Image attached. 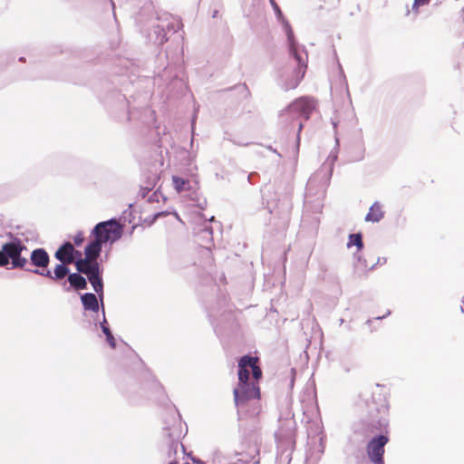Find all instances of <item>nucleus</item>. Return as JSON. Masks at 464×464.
Returning a JSON list of instances; mask_svg holds the SVG:
<instances>
[{
  "instance_id": "nucleus-19",
  "label": "nucleus",
  "mask_w": 464,
  "mask_h": 464,
  "mask_svg": "<svg viewBox=\"0 0 464 464\" xmlns=\"http://www.w3.org/2000/svg\"><path fill=\"white\" fill-rule=\"evenodd\" d=\"M430 2V0H414L413 4H412V7H411V12H413L416 14H418L419 13V8L420 6H423V5H428ZM411 11L408 12V14H410Z\"/></svg>"
},
{
  "instance_id": "nucleus-18",
  "label": "nucleus",
  "mask_w": 464,
  "mask_h": 464,
  "mask_svg": "<svg viewBox=\"0 0 464 464\" xmlns=\"http://www.w3.org/2000/svg\"><path fill=\"white\" fill-rule=\"evenodd\" d=\"M248 450H250L249 458L251 459H255L256 457L259 455L260 447L256 441L248 443Z\"/></svg>"
},
{
  "instance_id": "nucleus-13",
  "label": "nucleus",
  "mask_w": 464,
  "mask_h": 464,
  "mask_svg": "<svg viewBox=\"0 0 464 464\" xmlns=\"http://www.w3.org/2000/svg\"><path fill=\"white\" fill-rule=\"evenodd\" d=\"M383 218V212L382 206L375 202L371 208L368 214L365 217V220L368 222H378Z\"/></svg>"
},
{
  "instance_id": "nucleus-12",
  "label": "nucleus",
  "mask_w": 464,
  "mask_h": 464,
  "mask_svg": "<svg viewBox=\"0 0 464 464\" xmlns=\"http://www.w3.org/2000/svg\"><path fill=\"white\" fill-rule=\"evenodd\" d=\"M82 305L85 310L97 312L99 310V303L94 294L87 293L81 297Z\"/></svg>"
},
{
  "instance_id": "nucleus-22",
  "label": "nucleus",
  "mask_w": 464,
  "mask_h": 464,
  "mask_svg": "<svg viewBox=\"0 0 464 464\" xmlns=\"http://www.w3.org/2000/svg\"><path fill=\"white\" fill-rule=\"evenodd\" d=\"M83 238H84V237H83V233L79 232V233H77V234L74 236V237H73V241H74L75 245L79 246V245H81V243L83 241Z\"/></svg>"
},
{
  "instance_id": "nucleus-23",
  "label": "nucleus",
  "mask_w": 464,
  "mask_h": 464,
  "mask_svg": "<svg viewBox=\"0 0 464 464\" xmlns=\"http://www.w3.org/2000/svg\"><path fill=\"white\" fill-rule=\"evenodd\" d=\"M378 401L380 402H386V396L385 393H380Z\"/></svg>"
},
{
  "instance_id": "nucleus-26",
  "label": "nucleus",
  "mask_w": 464,
  "mask_h": 464,
  "mask_svg": "<svg viewBox=\"0 0 464 464\" xmlns=\"http://www.w3.org/2000/svg\"><path fill=\"white\" fill-rule=\"evenodd\" d=\"M339 323H340V325H341V324H343V319H340V320H339Z\"/></svg>"
},
{
  "instance_id": "nucleus-2",
  "label": "nucleus",
  "mask_w": 464,
  "mask_h": 464,
  "mask_svg": "<svg viewBox=\"0 0 464 464\" xmlns=\"http://www.w3.org/2000/svg\"><path fill=\"white\" fill-rule=\"evenodd\" d=\"M316 108V102L313 98L301 97L293 102L280 113L283 122H290L303 117L308 120Z\"/></svg>"
},
{
  "instance_id": "nucleus-7",
  "label": "nucleus",
  "mask_w": 464,
  "mask_h": 464,
  "mask_svg": "<svg viewBox=\"0 0 464 464\" xmlns=\"http://www.w3.org/2000/svg\"><path fill=\"white\" fill-rule=\"evenodd\" d=\"M66 265L67 264H63V263L57 265L54 268L53 275L52 274V272L50 270H39V269H29V268H26L25 270L31 271L36 275L46 276L53 280H60V279H63L69 273V269L66 266Z\"/></svg>"
},
{
  "instance_id": "nucleus-16",
  "label": "nucleus",
  "mask_w": 464,
  "mask_h": 464,
  "mask_svg": "<svg viewBox=\"0 0 464 464\" xmlns=\"http://www.w3.org/2000/svg\"><path fill=\"white\" fill-rule=\"evenodd\" d=\"M68 281L76 289H85L87 286L85 278L77 273L69 275Z\"/></svg>"
},
{
  "instance_id": "nucleus-27",
  "label": "nucleus",
  "mask_w": 464,
  "mask_h": 464,
  "mask_svg": "<svg viewBox=\"0 0 464 464\" xmlns=\"http://www.w3.org/2000/svg\"><path fill=\"white\" fill-rule=\"evenodd\" d=\"M169 464H179L177 461H171Z\"/></svg>"
},
{
  "instance_id": "nucleus-4",
  "label": "nucleus",
  "mask_w": 464,
  "mask_h": 464,
  "mask_svg": "<svg viewBox=\"0 0 464 464\" xmlns=\"http://www.w3.org/2000/svg\"><path fill=\"white\" fill-rule=\"evenodd\" d=\"M95 238L102 243H113L121 238L122 227L116 219L101 222L95 226L92 231Z\"/></svg>"
},
{
  "instance_id": "nucleus-24",
  "label": "nucleus",
  "mask_w": 464,
  "mask_h": 464,
  "mask_svg": "<svg viewBox=\"0 0 464 464\" xmlns=\"http://www.w3.org/2000/svg\"><path fill=\"white\" fill-rule=\"evenodd\" d=\"M372 323V320L369 319V320H367L366 324L368 326H370Z\"/></svg>"
},
{
  "instance_id": "nucleus-20",
  "label": "nucleus",
  "mask_w": 464,
  "mask_h": 464,
  "mask_svg": "<svg viewBox=\"0 0 464 464\" xmlns=\"http://www.w3.org/2000/svg\"><path fill=\"white\" fill-rule=\"evenodd\" d=\"M270 3H271V5H272V6H273V8H274V10H275V12H276V15H277L278 19H282V22H283V24H284V25H285V30L286 31V24H288L286 21H285V20L283 19V17H282V13H281V11H280V9H279L278 5H276V3L275 2V0H270ZM288 26L290 27V25H288Z\"/></svg>"
},
{
  "instance_id": "nucleus-15",
  "label": "nucleus",
  "mask_w": 464,
  "mask_h": 464,
  "mask_svg": "<svg viewBox=\"0 0 464 464\" xmlns=\"http://www.w3.org/2000/svg\"><path fill=\"white\" fill-rule=\"evenodd\" d=\"M89 281L92 284L94 291L98 294L101 300H102L103 297V285L102 280L100 276V271L96 273L95 275L89 276Z\"/></svg>"
},
{
  "instance_id": "nucleus-29",
  "label": "nucleus",
  "mask_w": 464,
  "mask_h": 464,
  "mask_svg": "<svg viewBox=\"0 0 464 464\" xmlns=\"http://www.w3.org/2000/svg\"><path fill=\"white\" fill-rule=\"evenodd\" d=\"M461 310L464 313V300H463V306H461Z\"/></svg>"
},
{
  "instance_id": "nucleus-25",
  "label": "nucleus",
  "mask_w": 464,
  "mask_h": 464,
  "mask_svg": "<svg viewBox=\"0 0 464 464\" xmlns=\"http://www.w3.org/2000/svg\"><path fill=\"white\" fill-rule=\"evenodd\" d=\"M302 128H303V124H302V123H299L298 134L300 133V131H301Z\"/></svg>"
},
{
  "instance_id": "nucleus-5",
  "label": "nucleus",
  "mask_w": 464,
  "mask_h": 464,
  "mask_svg": "<svg viewBox=\"0 0 464 464\" xmlns=\"http://www.w3.org/2000/svg\"><path fill=\"white\" fill-rule=\"evenodd\" d=\"M286 35H287V39H288L290 52L295 56L296 62L298 63L299 69H298V71H296L295 72V75H294L293 79L291 80V82L289 83H285V91L290 90V89H295L299 84V82H301V80L303 79V77L304 75V72H305V68H306L305 58H304L301 54L298 53L295 41H294L293 31H292L291 27L288 26V24H286Z\"/></svg>"
},
{
  "instance_id": "nucleus-30",
  "label": "nucleus",
  "mask_w": 464,
  "mask_h": 464,
  "mask_svg": "<svg viewBox=\"0 0 464 464\" xmlns=\"http://www.w3.org/2000/svg\"><path fill=\"white\" fill-rule=\"evenodd\" d=\"M382 317H381V316H377L375 319H376V320H380V319H382Z\"/></svg>"
},
{
  "instance_id": "nucleus-9",
  "label": "nucleus",
  "mask_w": 464,
  "mask_h": 464,
  "mask_svg": "<svg viewBox=\"0 0 464 464\" xmlns=\"http://www.w3.org/2000/svg\"><path fill=\"white\" fill-rule=\"evenodd\" d=\"M73 252V246L67 242L55 252L54 256L63 264H72L74 260Z\"/></svg>"
},
{
  "instance_id": "nucleus-14",
  "label": "nucleus",
  "mask_w": 464,
  "mask_h": 464,
  "mask_svg": "<svg viewBox=\"0 0 464 464\" xmlns=\"http://www.w3.org/2000/svg\"><path fill=\"white\" fill-rule=\"evenodd\" d=\"M172 185L178 193L187 191L190 188L189 180L179 176H172Z\"/></svg>"
},
{
  "instance_id": "nucleus-11",
  "label": "nucleus",
  "mask_w": 464,
  "mask_h": 464,
  "mask_svg": "<svg viewBox=\"0 0 464 464\" xmlns=\"http://www.w3.org/2000/svg\"><path fill=\"white\" fill-rule=\"evenodd\" d=\"M102 244L95 238L85 247L84 258L96 262V258L99 256L102 251Z\"/></svg>"
},
{
  "instance_id": "nucleus-28",
  "label": "nucleus",
  "mask_w": 464,
  "mask_h": 464,
  "mask_svg": "<svg viewBox=\"0 0 464 464\" xmlns=\"http://www.w3.org/2000/svg\"><path fill=\"white\" fill-rule=\"evenodd\" d=\"M255 463H256V464H259V459H256V460H255Z\"/></svg>"
},
{
  "instance_id": "nucleus-6",
  "label": "nucleus",
  "mask_w": 464,
  "mask_h": 464,
  "mask_svg": "<svg viewBox=\"0 0 464 464\" xmlns=\"http://www.w3.org/2000/svg\"><path fill=\"white\" fill-rule=\"evenodd\" d=\"M389 442V438L385 435H380L372 438L366 446L367 456L373 464H384L385 445Z\"/></svg>"
},
{
  "instance_id": "nucleus-1",
  "label": "nucleus",
  "mask_w": 464,
  "mask_h": 464,
  "mask_svg": "<svg viewBox=\"0 0 464 464\" xmlns=\"http://www.w3.org/2000/svg\"><path fill=\"white\" fill-rule=\"evenodd\" d=\"M259 358L245 355L238 362V383L233 391L234 401L239 411H244L254 404L256 414L259 412L260 387L262 370L258 365Z\"/></svg>"
},
{
  "instance_id": "nucleus-10",
  "label": "nucleus",
  "mask_w": 464,
  "mask_h": 464,
  "mask_svg": "<svg viewBox=\"0 0 464 464\" xmlns=\"http://www.w3.org/2000/svg\"><path fill=\"white\" fill-rule=\"evenodd\" d=\"M75 266L80 273L85 274L88 277L100 271L99 264L97 262L86 258L76 261Z\"/></svg>"
},
{
  "instance_id": "nucleus-3",
  "label": "nucleus",
  "mask_w": 464,
  "mask_h": 464,
  "mask_svg": "<svg viewBox=\"0 0 464 464\" xmlns=\"http://www.w3.org/2000/svg\"><path fill=\"white\" fill-rule=\"evenodd\" d=\"M24 249H25V246L19 240L4 244L0 249V266H6L11 260L12 267L24 268L28 261L21 256Z\"/></svg>"
},
{
  "instance_id": "nucleus-8",
  "label": "nucleus",
  "mask_w": 464,
  "mask_h": 464,
  "mask_svg": "<svg viewBox=\"0 0 464 464\" xmlns=\"http://www.w3.org/2000/svg\"><path fill=\"white\" fill-rule=\"evenodd\" d=\"M30 260L31 264L37 267L36 269L46 270L50 257L44 248H37L31 253Z\"/></svg>"
},
{
  "instance_id": "nucleus-21",
  "label": "nucleus",
  "mask_w": 464,
  "mask_h": 464,
  "mask_svg": "<svg viewBox=\"0 0 464 464\" xmlns=\"http://www.w3.org/2000/svg\"><path fill=\"white\" fill-rule=\"evenodd\" d=\"M102 331L103 333L105 334L106 337H107V340L110 343L111 346L114 347L115 346V342H114V338L113 336L111 335V333L110 332L109 328L106 327L105 325H102Z\"/></svg>"
},
{
  "instance_id": "nucleus-17",
  "label": "nucleus",
  "mask_w": 464,
  "mask_h": 464,
  "mask_svg": "<svg viewBox=\"0 0 464 464\" xmlns=\"http://www.w3.org/2000/svg\"><path fill=\"white\" fill-rule=\"evenodd\" d=\"M352 246H356L359 250L362 248L363 244L361 234L350 235V239L347 244V246L351 247Z\"/></svg>"
}]
</instances>
